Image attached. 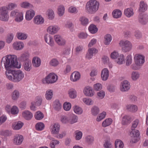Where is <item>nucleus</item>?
<instances>
[{"instance_id": "412c9836", "label": "nucleus", "mask_w": 148, "mask_h": 148, "mask_svg": "<svg viewBox=\"0 0 148 148\" xmlns=\"http://www.w3.org/2000/svg\"><path fill=\"white\" fill-rule=\"evenodd\" d=\"M23 117L27 120L31 119L33 117L32 114L28 110H25L22 113Z\"/></svg>"}, {"instance_id": "f03ea898", "label": "nucleus", "mask_w": 148, "mask_h": 148, "mask_svg": "<svg viewBox=\"0 0 148 148\" xmlns=\"http://www.w3.org/2000/svg\"><path fill=\"white\" fill-rule=\"evenodd\" d=\"M5 74L8 79L16 82H19L23 79L24 76V73L20 70L6 71Z\"/></svg>"}, {"instance_id": "5701e85b", "label": "nucleus", "mask_w": 148, "mask_h": 148, "mask_svg": "<svg viewBox=\"0 0 148 148\" xmlns=\"http://www.w3.org/2000/svg\"><path fill=\"white\" fill-rule=\"evenodd\" d=\"M131 117L130 116L125 115L122 118V124L123 125H127L129 124L132 121Z\"/></svg>"}, {"instance_id": "5fc2aeb1", "label": "nucleus", "mask_w": 148, "mask_h": 148, "mask_svg": "<svg viewBox=\"0 0 148 148\" xmlns=\"http://www.w3.org/2000/svg\"><path fill=\"white\" fill-rule=\"evenodd\" d=\"M17 5L15 3H9L7 7L8 10H12L16 8Z\"/></svg>"}, {"instance_id": "2eb2a0df", "label": "nucleus", "mask_w": 148, "mask_h": 148, "mask_svg": "<svg viewBox=\"0 0 148 148\" xmlns=\"http://www.w3.org/2000/svg\"><path fill=\"white\" fill-rule=\"evenodd\" d=\"M23 140V136L17 134L14 136L13 142L15 145H20L22 142Z\"/></svg>"}, {"instance_id": "a878e982", "label": "nucleus", "mask_w": 148, "mask_h": 148, "mask_svg": "<svg viewBox=\"0 0 148 148\" xmlns=\"http://www.w3.org/2000/svg\"><path fill=\"white\" fill-rule=\"evenodd\" d=\"M78 119V118L77 116L73 115H72L69 119L65 118V123L67 122L71 124H72L77 122Z\"/></svg>"}, {"instance_id": "4c0bfd02", "label": "nucleus", "mask_w": 148, "mask_h": 148, "mask_svg": "<svg viewBox=\"0 0 148 148\" xmlns=\"http://www.w3.org/2000/svg\"><path fill=\"white\" fill-rule=\"evenodd\" d=\"M88 30L91 33L94 34L97 32L98 29L96 25L93 24H91L89 26Z\"/></svg>"}, {"instance_id": "6e6552de", "label": "nucleus", "mask_w": 148, "mask_h": 148, "mask_svg": "<svg viewBox=\"0 0 148 148\" xmlns=\"http://www.w3.org/2000/svg\"><path fill=\"white\" fill-rule=\"evenodd\" d=\"M60 29L57 25H50L47 28V31L50 34L53 35L57 33Z\"/></svg>"}, {"instance_id": "c85d7f7f", "label": "nucleus", "mask_w": 148, "mask_h": 148, "mask_svg": "<svg viewBox=\"0 0 148 148\" xmlns=\"http://www.w3.org/2000/svg\"><path fill=\"white\" fill-rule=\"evenodd\" d=\"M122 15V13L121 10L116 9L114 10L112 12L113 16L115 18H119L121 17Z\"/></svg>"}, {"instance_id": "473e14b6", "label": "nucleus", "mask_w": 148, "mask_h": 148, "mask_svg": "<svg viewBox=\"0 0 148 148\" xmlns=\"http://www.w3.org/2000/svg\"><path fill=\"white\" fill-rule=\"evenodd\" d=\"M53 107L54 109L57 111H59L61 108V104L58 100H56L54 101L53 104Z\"/></svg>"}, {"instance_id": "2f4dec72", "label": "nucleus", "mask_w": 148, "mask_h": 148, "mask_svg": "<svg viewBox=\"0 0 148 148\" xmlns=\"http://www.w3.org/2000/svg\"><path fill=\"white\" fill-rule=\"evenodd\" d=\"M20 5L22 8H33V6L27 1H24L20 3Z\"/></svg>"}, {"instance_id": "603ef678", "label": "nucleus", "mask_w": 148, "mask_h": 148, "mask_svg": "<svg viewBox=\"0 0 148 148\" xmlns=\"http://www.w3.org/2000/svg\"><path fill=\"white\" fill-rule=\"evenodd\" d=\"M44 124L41 122L37 123L35 125L36 130L39 131L42 130L44 129Z\"/></svg>"}, {"instance_id": "c03bdc74", "label": "nucleus", "mask_w": 148, "mask_h": 148, "mask_svg": "<svg viewBox=\"0 0 148 148\" xmlns=\"http://www.w3.org/2000/svg\"><path fill=\"white\" fill-rule=\"evenodd\" d=\"M73 110L74 112L77 114H80L83 112L82 109L78 106L75 105L73 107Z\"/></svg>"}, {"instance_id": "f8f14e48", "label": "nucleus", "mask_w": 148, "mask_h": 148, "mask_svg": "<svg viewBox=\"0 0 148 148\" xmlns=\"http://www.w3.org/2000/svg\"><path fill=\"white\" fill-rule=\"evenodd\" d=\"M45 42L51 47L53 46L54 42L53 38L51 36L48 34H46L44 36Z\"/></svg>"}, {"instance_id": "bf43d9fd", "label": "nucleus", "mask_w": 148, "mask_h": 148, "mask_svg": "<svg viewBox=\"0 0 148 148\" xmlns=\"http://www.w3.org/2000/svg\"><path fill=\"white\" fill-rule=\"evenodd\" d=\"M132 59L131 55H128L126 58V64L127 66H129L132 62Z\"/></svg>"}, {"instance_id": "338daca9", "label": "nucleus", "mask_w": 148, "mask_h": 148, "mask_svg": "<svg viewBox=\"0 0 148 148\" xmlns=\"http://www.w3.org/2000/svg\"><path fill=\"white\" fill-rule=\"evenodd\" d=\"M130 134L134 137H137L140 135V133L138 130H132L130 132Z\"/></svg>"}, {"instance_id": "4468645a", "label": "nucleus", "mask_w": 148, "mask_h": 148, "mask_svg": "<svg viewBox=\"0 0 148 148\" xmlns=\"http://www.w3.org/2000/svg\"><path fill=\"white\" fill-rule=\"evenodd\" d=\"M54 38L56 42L59 45H64L65 41L64 38L59 35H56L54 36Z\"/></svg>"}, {"instance_id": "f257e3e1", "label": "nucleus", "mask_w": 148, "mask_h": 148, "mask_svg": "<svg viewBox=\"0 0 148 148\" xmlns=\"http://www.w3.org/2000/svg\"><path fill=\"white\" fill-rule=\"evenodd\" d=\"M18 63L16 56L14 55H8L2 58L1 65L4 66L6 71H8L13 68H21V65L18 64Z\"/></svg>"}, {"instance_id": "0e129e2a", "label": "nucleus", "mask_w": 148, "mask_h": 148, "mask_svg": "<svg viewBox=\"0 0 148 148\" xmlns=\"http://www.w3.org/2000/svg\"><path fill=\"white\" fill-rule=\"evenodd\" d=\"M64 7L63 6H59L58 8V13L60 16H62L64 13Z\"/></svg>"}, {"instance_id": "39448f33", "label": "nucleus", "mask_w": 148, "mask_h": 148, "mask_svg": "<svg viewBox=\"0 0 148 148\" xmlns=\"http://www.w3.org/2000/svg\"><path fill=\"white\" fill-rule=\"evenodd\" d=\"M58 79L57 76L54 73H50L42 80L43 84H53L56 82Z\"/></svg>"}, {"instance_id": "c9c22d12", "label": "nucleus", "mask_w": 148, "mask_h": 148, "mask_svg": "<svg viewBox=\"0 0 148 148\" xmlns=\"http://www.w3.org/2000/svg\"><path fill=\"white\" fill-rule=\"evenodd\" d=\"M23 125V123L21 121H18L16 122L15 124L12 125V126L14 130H17L21 129Z\"/></svg>"}, {"instance_id": "c756f323", "label": "nucleus", "mask_w": 148, "mask_h": 148, "mask_svg": "<svg viewBox=\"0 0 148 148\" xmlns=\"http://www.w3.org/2000/svg\"><path fill=\"white\" fill-rule=\"evenodd\" d=\"M53 90L51 89H48L46 92L45 98L47 100H51L53 98Z\"/></svg>"}, {"instance_id": "4d7b16f0", "label": "nucleus", "mask_w": 148, "mask_h": 148, "mask_svg": "<svg viewBox=\"0 0 148 148\" xmlns=\"http://www.w3.org/2000/svg\"><path fill=\"white\" fill-rule=\"evenodd\" d=\"M22 12H20L18 10H15L12 11L10 12V16L12 17H16L18 15L20 14Z\"/></svg>"}, {"instance_id": "7ed1b4c3", "label": "nucleus", "mask_w": 148, "mask_h": 148, "mask_svg": "<svg viewBox=\"0 0 148 148\" xmlns=\"http://www.w3.org/2000/svg\"><path fill=\"white\" fill-rule=\"evenodd\" d=\"M99 3L96 0H90L88 1L86 5V12L89 14L95 13L98 10Z\"/></svg>"}, {"instance_id": "ddd939ff", "label": "nucleus", "mask_w": 148, "mask_h": 148, "mask_svg": "<svg viewBox=\"0 0 148 148\" xmlns=\"http://www.w3.org/2000/svg\"><path fill=\"white\" fill-rule=\"evenodd\" d=\"M138 20L141 24L145 25L148 22V16L146 14H140L138 16Z\"/></svg>"}, {"instance_id": "dca6fc26", "label": "nucleus", "mask_w": 148, "mask_h": 148, "mask_svg": "<svg viewBox=\"0 0 148 148\" xmlns=\"http://www.w3.org/2000/svg\"><path fill=\"white\" fill-rule=\"evenodd\" d=\"M80 77V73L77 71H75L71 74L70 76V79L71 81L75 82L79 80Z\"/></svg>"}, {"instance_id": "6e6d98bb", "label": "nucleus", "mask_w": 148, "mask_h": 148, "mask_svg": "<svg viewBox=\"0 0 148 148\" xmlns=\"http://www.w3.org/2000/svg\"><path fill=\"white\" fill-rule=\"evenodd\" d=\"M75 138L76 140H78L80 139L82 136V132L78 130H77L75 132Z\"/></svg>"}, {"instance_id": "cd10ccee", "label": "nucleus", "mask_w": 148, "mask_h": 148, "mask_svg": "<svg viewBox=\"0 0 148 148\" xmlns=\"http://www.w3.org/2000/svg\"><path fill=\"white\" fill-rule=\"evenodd\" d=\"M124 14L127 17H130L134 15L133 10L131 8H127L125 10Z\"/></svg>"}, {"instance_id": "6ab92c4d", "label": "nucleus", "mask_w": 148, "mask_h": 148, "mask_svg": "<svg viewBox=\"0 0 148 148\" xmlns=\"http://www.w3.org/2000/svg\"><path fill=\"white\" fill-rule=\"evenodd\" d=\"M84 93L86 96L92 97L94 95L92 88L89 86H86L84 88Z\"/></svg>"}, {"instance_id": "774afa93", "label": "nucleus", "mask_w": 148, "mask_h": 148, "mask_svg": "<svg viewBox=\"0 0 148 148\" xmlns=\"http://www.w3.org/2000/svg\"><path fill=\"white\" fill-rule=\"evenodd\" d=\"M104 148H112V145L110 142L108 140H106L103 144Z\"/></svg>"}, {"instance_id": "393cba45", "label": "nucleus", "mask_w": 148, "mask_h": 148, "mask_svg": "<svg viewBox=\"0 0 148 148\" xmlns=\"http://www.w3.org/2000/svg\"><path fill=\"white\" fill-rule=\"evenodd\" d=\"M14 48L16 50H20L24 47V44L22 42H16L13 45Z\"/></svg>"}, {"instance_id": "13d9d810", "label": "nucleus", "mask_w": 148, "mask_h": 148, "mask_svg": "<svg viewBox=\"0 0 148 148\" xmlns=\"http://www.w3.org/2000/svg\"><path fill=\"white\" fill-rule=\"evenodd\" d=\"M106 115V112H103L102 113H100L97 117L96 119L97 121L99 122L100 121L105 117Z\"/></svg>"}, {"instance_id": "423d86ee", "label": "nucleus", "mask_w": 148, "mask_h": 148, "mask_svg": "<svg viewBox=\"0 0 148 148\" xmlns=\"http://www.w3.org/2000/svg\"><path fill=\"white\" fill-rule=\"evenodd\" d=\"M8 9L6 7L3 6L0 9V13L1 17L0 19L3 21H8L9 19V15L8 14Z\"/></svg>"}, {"instance_id": "49530a36", "label": "nucleus", "mask_w": 148, "mask_h": 148, "mask_svg": "<svg viewBox=\"0 0 148 148\" xmlns=\"http://www.w3.org/2000/svg\"><path fill=\"white\" fill-rule=\"evenodd\" d=\"M91 112V114L93 115L96 116L99 113V110L98 107L95 106L92 108Z\"/></svg>"}, {"instance_id": "b1692460", "label": "nucleus", "mask_w": 148, "mask_h": 148, "mask_svg": "<svg viewBox=\"0 0 148 148\" xmlns=\"http://www.w3.org/2000/svg\"><path fill=\"white\" fill-rule=\"evenodd\" d=\"M109 76V71L106 68L103 69L101 72V77L103 80L106 81Z\"/></svg>"}, {"instance_id": "1a4fd4ad", "label": "nucleus", "mask_w": 148, "mask_h": 148, "mask_svg": "<svg viewBox=\"0 0 148 148\" xmlns=\"http://www.w3.org/2000/svg\"><path fill=\"white\" fill-rule=\"evenodd\" d=\"M130 85L128 81L125 80L121 83L120 89L121 91H127L130 89Z\"/></svg>"}, {"instance_id": "de8ad7c7", "label": "nucleus", "mask_w": 148, "mask_h": 148, "mask_svg": "<svg viewBox=\"0 0 148 148\" xmlns=\"http://www.w3.org/2000/svg\"><path fill=\"white\" fill-rule=\"evenodd\" d=\"M112 121V119L110 118L106 119L103 122L102 125L104 127L108 126L111 124Z\"/></svg>"}, {"instance_id": "f3484780", "label": "nucleus", "mask_w": 148, "mask_h": 148, "mask_svg": "<svg viewBox=\"0 0 148 148\" xmlns=\"http://www.w3.org/2000/svg\"><path fill=\"white\" fill-rule=\"evenodd\" d=\"M35 15V12L34 10L32 9L28 10L26 12L25 19L27 21H30L33 18Z\"/></svg>"}, {"instance_id": "052dcab7", "label": "nucleus", "mask_w": 148, "mask_h": 148, "mask_svg": "<svg viewBox=\"0 0 148 148\" xmlns=\"http://www.w3.org/2000/svg\"><path fill=\"white\" fill-rule=\"evenodd\" d=\"M23 19V14L22 12L20 13V14L18 15L16 17H15V20L17 22H20Z\"/></svg>"}, {"instance_id": "79ce46f5", "label": "nucleus", "mask_w": 148, "mask_h": 148, "mask_svg": "<svg viewBox=\"0 0 148 148\" xmlns=\"http://www.w3.org/2000/svg\"><path fill=\"white\" fill-rule=\"evenodd\" d=\"M19 92L18 91L15 90L12 94V99L13 100H16L19 98Z\"/></svg>"}, {"instance_id": "37998d69", "label": "nucleus", "mask_w": 148, "mask_h": 148, "mask_svg": "<svg viewBox=\"0 0 148 148\" xmlns=\"http://www.w3.org/2000/svg\"><path fill=\"white\" fill-rule=\"evenodd\" d=\"M117 58L118 59L116 60V62L118 64H121L125 63V58L124 55L120 54Z\"/></svg>"}, {"instance_id": "864d4df0", "label": "nucleus", "mask_w": 148, "mask_h": 148, "mask_svg": "<svg viewBox=\"0 0 148 148\" xmlns=\"http://www.w3.org/2000/svg\"><path fill=\"white\" fill-rule=\"evenodd\" d=\"M79 21L81 22V24L83 25H86L88 22V19L84 16L81 17L79 18Z\"/></svg>"}, {"instance_id": "a18cd8bd", "label": "nucleus", "mask_w": 148, "mask_h": 148, "mask_svg": "<svg viewBox=\"0 0 148 148\" xmlns=\"http://www.w3.org/2000/svg\"><path fill=\"white\" fill-rule=\"evenodd\" d=\"M35 117L36 120H40L44 117V115L41 112L38 111L36 112Z\"/></svg>"}, {"instance_id": "0eeeda50", "label": "nucleus", "mask_w": 148, "mask_h": 148, "mask_svg": "<svg viewBox=\"0 0 148 148\" xmlns=\"http://www.w3.org/2000/svg\"><path fill=\"white\" fill-rule=\"evenodd\" d=\"M135 63L140 66H142L145 62L144 57L141 55H136L134 57Z\"/></svg>"}, {"instance_id": "8fccbe9b", "label": "nucleus", "mask_w": 148, "mask_h": 148, "mask_svg": "<svg viewBox=\"0 0 148 148\" xmlns=\"http://www.w3.org/2000/svg\"><path fill=\"white\" fill-rule=\"evenodd\" d=\"M42 101V97L40 96H38L36 98L34 103L36 106H39L41 104Z\"/></svg>"}, {"instance_id": "58836bf2", "label": "nucleus", "mask_w": 148, "mask_h": 148, "mask_svg": "<svg viewBox=\"0 0 148 148\" xmlns=\"http://www.w3.org/2000/svg\"><path fill=\"white\" fill-rule=\"evenodd\" d=\"M69 97L72 99H74L77 97V92L73 88L70 89L69 91Z\"/></svg>"}, {"instance_id": "7c9ffc66", "label": "nucleus", "mask_w": 148, "mask_h": 148, "mask_svg": "<svg viewBox=\"0 0 148 148\" xmlns=\"http://www.w3.org/2000/svg\"><path fill=\"white\" fill-rule=\"evenodd\" d=\"M29 54L28 53H25L22 54L20 57V60L21 61H29Z\"/></svg>"}, {"instance_id": "9b49d317", "label": "nucleus", "mask_w": 148, "mask_h": 148, "mask_svg": "<svg viewBox=\"0 0 148 148\" xmlns=\"http://www.w3.org/2000/svg\"><path fill=\"white\" fill-rule=\"evenodd\" d=\"M98 52V50L94 48H91L88 49L86 54V57L88 59H91L94 54H95Z\"/></svg>"}, {"instance_id": "bb28decb", "label": "nucleus", "mask_w": 148, "mask_h": 148, "mask_svg": "<svg viewBox=\"0 0 148 148\" xmlns=\"http://www.w3.org/2000/svg\"><path fill=\"white\" fill-rule=\"evenodd\" d=\"M23 66L25 70L27 71H30L32 68L31 61L24 62L23 64Z\"/></svg>"}, {"instance_id": "e433bc0d", "label": "nucleus", "mask_w": 148, "mask_h": 148, "mask_svg": "<svg viewBox=\"0 0 148 148\" xmlns=\"http://www.w3.org/2000/svg\"><path fill=\"white\" fill-rule=\"evenodd\" d=\"M127 109L129 111L132 112H136L137 110V107L136 105H127Z\"/></svg>"}, {"instance_id": "72a5a7b5", "label": "nucleus", "mask_w": 148, "mask_h": 148, "mask_svg": "<svg viewBox=\"0 0 148 148\" xmlns=\"http://www.w3.org/2000/svg\"><path fill=\"white\" fill-rule=\"evenodd\" d=\"M16 37L19 40H23L27 39V34L21 32H18L16 34Z\"/></svg>"}, {"instance_id": "09e8293b", "label": "nucleus", "mask_w": 148, "mask_h": 148, "mask_svg": "<svg viewBox=\"0 0 148 148\" xmlns=\"http://www.w3.org/2000/svg\"><path fill=\"white\" fill-rule=\"evenodd\" d=\"M47 14L49 19L52 20L54 17V13L53 11L51 9H49L47 11Z\"/></svg>"}, {"instance_id": "ea45409f", "label": "nucleus", "mask_w": 148, "mask_h": 148, "mask_svg": "<svg viewBox=\"0 0 148 148\" xmlns=\"http://www.w3.org/2000/svg\"><path fill=\"white\" fill-rule=\"evenodd\" d=\"M140 75L138 71H133L131 74V77L134 81L136 80L139 77Z\"/></svg>"}, {"instance_id": "3c124183", "label": "nucleus", "mask_w": 148, "mask_h": 148, "mask_svg": "<svg viewBox=\"0 0 148 148\" xmlns=\"http://www.w3.org/2000/svg\"><path fill=\"white\" fill-rule=\"evenodd\" d=\"M86 141L89 144H92L93 143L94 138L92 136L89 135L86 136L85 138Z\"/></svg>"}, {"instance_id": "aec40b11", "label": "nucleus", "mask_w": 148, "mask_h": 148, "mask_svg": "<svg viewBox=\"0 0 148 148\" xmlns=\"http://www.w3.org/2000/svg\"><path fill=\"white\" fill-rule=\"evenodd\" d=\"M147 5L143 1H141L140 2L138 11L139 12H144L147 10Z\"/></svg>"}, {"instance_id": "f704fd0d", "label": "nucleus", "mask_w": 148, "mask_h": 148, "mask_svg": "<svg viewBox=\"0 0 148 148\" xmlns=\"http://www.w3.org/2000/svg\"><path fill=\"white\" fill-rule=\"evenodd\" d=\"M104 42L106 45H109L111 42L112 38L111 35L110 34H107L105 35L104 37Z\"/></svg>"}, {"instance_id": "20e7f679", "label": "nucleus", "mask_w": 148, "mask_h": 148, "mask_svg": "<svg viewBox=\"0 0 148 148\" xmlns=\"http://www.w3.org/2000/svg\"><path fill=\"white\" fill-rule=\"evenodd\" d=\"M119 45L122 51L126 53L130 51L132 49V45L131 42L128 40H121L120 41Z\"/></svg>"}, {"instance_id": "680f3d73", "label": "nucleus", "mask_w": 148, "mask_h": 148, "mask_svg": "<svg viewBox=\"0 0 148 148\" xmlns=\"http://www.w3.org/2000/svg\"><path fill=\"white\" fill-rule=\"evenodd\" d=\"M19 110L18 108L16 106H14L12 108L11 113L13 114H16L19 112Z\"/></svg>"}, {"instance_id": "69168bd1", "label": "nucleus", "mask_w": 148, "mask_h": 148, "mask_svg": "<svg viewBox=\"0 0 148 148\" xmlns=\"http://www.w3.org/2000/svg\"><path fill=\"white\" fill-rule=\"evenodd\" d=\"M14 34L12 33H10L8 35L6 42L8 43H10L12 41L14 38Z\"/></svg>"}, {"instance_id": "a211bd4d", "label": "nucleus", "mask_w": 148, "mask_h": 148, "mask_svg": "<svg viewBox=\"0 0 148 148\" xmlns=\"http://www.w3.org/2000/svg\"><path fill=\"white\" fill-rule=\"evenodd\" d=\"M44 22V19L40 15H37L35 17L34 19V22L37 25H41Z\"/></svg>"}, {"instance_id": "e2e57ef3", "label": "nucleus", "mask_w": 148, "mask_h": 148, "mask_svg": "<svg viewBox=\"0 0 148 148\" xmlns=\"http://www.w3.org/2000/svg\"><path fill=\"white\" fill-rule=\"evenodd\" d=\"M49 63L51 66H56L58 65L59 62L56 59L54 58L53 59L50 61Z\"/></svg>"}, {"instance_id": "9d476101", "label": "nucleus", "mask_w": 148, "mask_h": 148, "mask_svg": "<svg viewBox=\"0 0 148 148\" xmlns=\"http://www.w3.org/2000/svg\"><path fill=\"white\" fill-rule=\"evenodd\" d=\"M60 127V125L58 123L52 124L50 126V131L51 134L55 135L58 133Z\"/></svg>"}, {"instance_id": "a19ab883", "label": "nucleus", "mask_w": 148, "mask_h": 148, "mask_svg": "<svg viewBox=\"0 0 148 148\" xmlns=\"http://www.w3.org/2000/svg\"><path fill=\"white\" fill-rule=\"evenodd\" d=\"M115 148H123L124 146L123 143L120 140H116L115 142Z\"/></svg>"}, {"instance_id": "4be33fe9", "label": "nucleus", "mask_w": 148, "mask_h": 148, "mask_svg": "<svg viewBox=\"0 0 148 148\" xmlns=\"http://www.w3.org/2000/svg\"><path fill=\"white\" fill-rule=\"evenodd\" d=\"M32 64L33 66L35 67H39L41 64L40 59L37 57H34L32 60Z\"/></svg>"}]
</instances>
